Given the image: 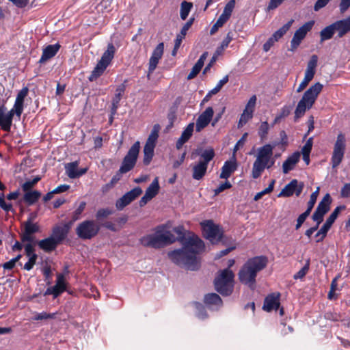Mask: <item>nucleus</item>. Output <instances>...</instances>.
<instances>
[{
    "instance_id": "69168bd1",
    "label": "nucleus",
    "mask_w": 350,
    "mask_h": 350,
    "mask_svg": "<svg viewBox=\"0 0 350 350\" xmlns=\"http://www.w3.org/2000/svg\"><path fill=\"white\" fill-rule=\"evenodd\" d=\"M256 102V96L255 95L252 96L248 103L246 105L245 110H247V111H251L253 113L254 107Z\"/></svg>"
},
{
    "instance_id": "5701e85b",
    "label": "nucleus",
    "mask_w": 350,
    "mask_h": 350,
    "mask_svg": "<svg viewBox=\"0 0 350 350\" xmlns=\"http://www.w3.org/2000/svg\"><path fill=\"white\" fill-rule=\"evenodd\" d=\"M60 45L58 43L46 46L42 51V56L39 60L40 64H44L46 62L53 57L59 51Z\"/></svg>"
},
{
    "instance_id": "e2e57ef3",
    "label": "nucleus",
    "mask_w": 350,
    "mask_h": 350,
    "mask_svg": "<svg viewBox=\"0 0 350 350\" xmlns=\"http://www.w3.org/2000/svg\"><path fill=\"white\" fill-rule=\"evenodd\" d=\"M310 213L309 211H306L304 213H303L298 217L297 220V224L295 226L296 230L299 229L301 226V225L305 221L306 219L308 217Z\"/></svg>"
},
{
    "instance_id": "864d4df0",
    "label": "nucleus",
    "mask_w": 350,
    "mask_h": 350,
    "mask_svg": "<svg viewBox=\"0 0 350 350\" xmlns=\"http://www.w3.org/2000/svg\"><path fill=\"white\" fill-rule=\"evenodd\" d=\"M269 129V126L267 122H262L258 130V135L260 137L261 139H264L265 138H266Z\"/></svg>"
},
{
    "instance_id": "4d7b16f0",
    "label": "nucleus",
    "mask_w": 350,
    "mask_h": 350,
    "mask_svg": "<svg viewBox=\"0 0 350 350\" xmlns=\"http://www.w3.org/2000/svg\"><path fill=\"white\" fill-rule=\"evenodd\" d=\"M228 81V76L226 75L222 79H221L216 86L211 90L210 94H216L217 92L220 91L221 88L227 83Z\"/></svg>"
},
{
    "instance_id": "c756f323",
    "label": "nucleus",
    "mask_w": 350,
    "mask_h": 350,
    "mask_svg": "<svg viewBox=\"0 0 350 350\" xmlns=\"http://www.w3.org/2000/svg\"><path fill=\"white\" fill-rule=\"evenodd\" d=\"M207 56H208L207 52H204L200 56V59L198 60V62L196 63V64L193 66L190 73L188 75V76H187L188 80L192 79L197 76V75L200 72L202 66H204V61L206 60Z\"/></svg>"
},
{
    "instance_id": "bf43d9fd",
    "label": "nucleus",
    "mask_w": 350,
    "mask_h": 350,
    "mask_svg": "<svg viewBox=\"0 0 350 350\" xmlns=\"http://www.w3.org/2000/svg\"><path fill=\"white\" fill-rule=\"evenodd\" d=\"M34 245H35V241L34 242H27L24 245L25 254L27 257L33 256V255H37L34 252Z\"/></svg>"
},
{
    "instance_id": "de8ad7c7",
    "label": "nucleus",
    "mask_w": 350,
    "mask_h": 350,
    "mask_svg": "<svg viewBox=\"0 0 350 350\" xmlns=\"http://www.w3.org/2000/svg\"><path fill=\"white\" fill-rule=\"evenodd\" d=\"M319 190H320V188H319V187H318L317 188L316 191H314L310 195V200L308 202V208L306 210V211H309L310 213L311 212L312 209L313 208V207L316 203L317 199L319 193Z\"/></svg>"
},
{
    "instance_id": "3c124183",
    "label": "nucleus",
    "mask_w": 350,
    "mask_h": 350,
    "mask_svg": "<svg viewBox=\"0 0 350 350\" xmlns=\"http://www.w3.org/2000/svg\"><path fill=\"white\" fill-rule=\"evenodd\" d=\"M56 314V313H47L46 312H42L36 314L33 317V319L36 321L53 319L55 318Z\"/></svg>"
},
{
    "instance_id": "0e129e2a",
    "label": "nucleus",
    "mask_w": 350,
    "mask_h": 350,
    "mask_svg": "<svg viewBox=\"0 0 350 350\" xmlns=\"http://www.w3.org/2000/svg\"><path fill=\"white\" fill-rule=\"evenodd\" d=\"M29 260L25 264L24 269L25 270L29 271L31 270L33 265L36 264L38 256L33 255V256L28 257Z\"/></svg>"
},
{
    "instance_id": "9b49d317",
    "label": "nucleus",
    "mask_w": 350,
    "mask_h": 350,
    "mask_svg": "<svg viewBox=\"0 0 350 350\" xmlns=\"http://www.w3.org/2000/svg\"><path fill=\"white\" fill-rule=\"evenodd\" d=\"M314 22L313 21H308L300 27L294 33L293 37L291 41V51H295L300 44L301 41L306 37L307 33L310 31Z\"/></svg>"
},
{
    "instance_id": "f704fd0d",
    "label": "nucleus",
    "mask_w": 350,
    "mask_h": 350,
    "mask_svg": "<svg viewBox=\"0 0 350 350\" xmlns=\"http://www.w3.org/2000/svg\"><path fill=\"white\" fill-rule=\"evenodd\" d=\"M294 21L291 19L287 23L284 25L281 28L275 31L273 34L271 36V38L278 42L280 38L283 37V36L289 30Z\"/></svg>"
},
{
    "instance_id": "7c9ffc66",
    "label": "nucleus",
    "mask_w": 350,
    "mask_h": 350,
    "mask_svg": "<svg viewBox=\"0 0 350 350\" xmlns=\"http://www.w3.org/2000/svg\"><path fill=\"white\" fill-rule=\"evenodd\" d=\"M57 244V241L51 237L40 240L38 242V245L40 248L46 252L54 250Z\"/></svg>"
},
{
    "instance_id": "774afa93",
    "label": "nucleus",
    "mask_w": 350,
    "mask_h": 350,
    "mask_svg": "<svg viewBox=\"0 0 350 350\" xmlns=\"http://www.w3.org/2000/svg\"><path fill=\"white\" fill-rule=\"evenodd\" d=\"M340 196L342 198H348L350 196V183H346L341 189Z\"/></svg>"
},
{
    "instance_id": "bb28decb",
    "label": "nucleus",
    "mask_w": 350,
    "mask_h": 350,
    "mask_svg": "<svg viewBox=\"0 0 350 350\" xmlns=\"http://www.w3.org/2000/svg\"><path fill=\"white\" fill-rule=\"evenodd\" d=\"M204 303L211 309H218L222 306L221 297L216 293H209L204 296Z\"/></svg>"
},
{
    "instance_id": "423d86ee",
    "label": "nucleus",
    "mask_w": 350,
    "mask_h": 350,
    "mask_svg": "<svg viewBox=\"0 0 350 350\" xmlns=\"http://www.w3.org/2000/svg\"><path fill=\"white\" fill-rule=\"evenodd\" d=\"M233 272L228 269H225L219 272L218 275L215 279V289L222 295H230L234 288Z\"/></svg>"
},
{
    "instance_id": "c03bdc74",
    "label": "nucleus",
    "mask_w": 350,
    "mask_h": 350,
    "mask_svg": "<svg viewBox=\"0 0 350 350\" xmlns=\"http://www.w3.org/2000/svg\"><path fill=\"white\" fill-rule=\"evenodd\" d=\"M345 206H337L334 210V211L331 213V215L329 216V217L326 219V221H325V222L324 224H326L329 228H331L332 224H334V222L336 219V218H337L340 211L342 209H345Z\"/></svg>"
},
{
    "instance_id": "412c9836",
    "label": "nucleus",
    "mask_w": 350,
    "mask_h": 350,
    "mask_svg": "<svg viewBox=\"0 0 350 350\" xmlns=\"http://www.w3.org/2000/svg\"><path fill=\"white\" fill-rule=\"evenodd\" d=\"M280 306V294L272 293L266 297L262 309L267 312L276 310Z\"/></svg>"
},
{
    "instance_id": "603ef678",
    "label": "nucleus",
    "mask_w": 350,
    "mask_h": 350,
    "mask_svg": "<svg viewBox=\"0 0 350 350\" xmlns=\"http://www.w3.org/2000/svg\"><path fill=\"white\" fill-rule=\"evenodd\" d=\"M275 182V180H272L268 187L265 189L263 191L256 193L254 196V200H258L262 197L263 195L271 193L273 189Z\"/></svg>"
},
{
    "instance_id": "09e8293b",
    "label": "nucleus",
    "mask_w": 350,
    "mask_h": 350,
    "mask_svg": "<svg viewBox=\"0 0 350 350\" xmlns=\"http://www.w3.org/2000/svg\"><path fill=\"white\" fill-rule=\"evenodd\" d=\"M310 267V259L306 260L305 265L296 273L294 275V279H302L305 277V275L308 272Z\"/></svg>"
},
{
    "instance_id": "a19ab883",
    "label": "nucleus",
    "mask_w": 350,
    "mask_h": 350,
    "mask_svg": "<svg viewBox=\"0 0 350 350\" xmlns=\"http://www.w3.org/2000/svg\"><path fill=\"white\" fill-rule=\"evenodd\" d=\"M159 126L158 124H156L154 126L150 134L149 135L146 144L154 146L156 145V142L157 141V139L159 137Z\"/></svg>"
},
{
    "instance_id": "6e6d98bb",
    "label": "nucleus",
    "mask_w": 350,
    "mask_h": 350,
    "mask_svg": "<svg viewBox=\"0 0 350 350\" xmlns=\"http://www.w3.org/2000/svg\"><path fill=\"white\" fill-rule=\"evenodd\" d=\"M313 78L314 77H312L308 74H305L303 81L300 83L297 88V92H301V91H303L307 87L310 81L312 80Z\"/></svg>"
},
{
    "instance_id": "aec40b11",
    "label": "nucleus",
    "mask_w": 350,
    "mask_h": 350,
    "mask_svg": "<svg viewBox=\"0 0 350 350\" xmlns=\"http://www.w3.org/2000/svg\"><path fill=\"white\" fill-rule=\"evenodd\" d=\"M78 166L79 161H77L65 165L66 174L70 178H76L86 173L87 168L79 170Z\"/></svg>"
},
{
    "instance_id": "a211bd4d",
    "label": "nucleus",
    "mask_w": 350,
    "mask_h": 350,
    "mask_svg": "<svg viewBox=\"0 0 350 350\" xmlns=\"http://www.w3.org/2000/svg\"><path fill=\"white\" fill-rule=\"evenodd\" d=\"M164 51V44L159 43L153 51L149 60L148 72L152 73L157 68L159 59L162 57Z\"/></svg>"
},
{
    "instance_id": "680f3d73",
    "label": "nucleus",
    "mask_w": 350,
    "mask_h": 350,
    "mask_svg": "<svg viewBox=\"0 0 350 350\" xmlns=\"http://www.w3.org/2000/svg\"><path fill=\"white\" fill-rule=\"evenodd\" d=\"M252 118V113H251V111H247V110L244 109L243 113L241 116L240 120H239V126H240V125H243V124H245Z\"/></svg>"
},
{
    "instance_id": "cd10ccee",
    "label": "nucleus",
    "mask_w": 350,
    "mask_h": 350,
    "mask_svg": "<svg viewBox=\"0 0 350 350\" xmlns=\"http://www.w3.org/2000/svg\"><path fill=\"white\" fill-rule=\"evenodd\" d=\"M126 85L122 83L120 85L116 90L115 96L112 100V106H111V113L114 115L117 109L119 107V103L125 92Z\"/></svg>"
},
{
    "instance_id": "f8f14e48",
    "label": "nucleus",
    "mask_w": 350,
    "mask_h": 350,
    "mask_svg": "<svg viewBox=\"0 0 350 350\" xmlns=\"http://www.w3.org/2000/svg\"><path fill=\"white\" fill-rule=\"evenodd\" d=\"M345 137L342 134L338 135L334 144L332 157V165L333 168L336 167L342 160L345 148Z\"/></svg>"
},
{
    "instance_id": "79ce46f5",
    "label": "nucleus",
    "mask_w": 350,
    "mask_h": 350,
    "mask_svg": "<svg viewBox=\"0 0 350 350\" xmlns=\"http://www.w3.org/2000/svg\"><path fill=\"white\" fill-rule=\"evenodd\" d=\"M54 290L58 292L59 295L66 290V283L64 275L58 273L55 285L53 286Z\"/></svg>"
},
{
    "instance_id": "ea45409f",
    "label": "nucleus",
    "mask_w": 350,
    "mask_h": 350,
    "mask_svg": "<svg viewBox=\"0 0 350 350\" xmlns=\"http://www.w3.org/2000/svg\"><path fill=\"white\" fill-rule=\"evenodd\" d=\"M24 195V200L29 204L35 203L41 196V193L38 191H27Z\"/></svg>"
},
{
    "instance_id": "473e14b6",
    "label": "nucleus",
    "mask_w": 350,
    "mask_h": 350,
    "mask_svg": "<svg viewBox=\"0 0 350 350\" xmlns=\"http://www.w3.org/2000/svg\"><path fill=\"white\" fill-rule=\"evenodd\" d=\"M115 53L116 48L114 45L112 43L108 44L107 49L103 53L100 61L104 63L105 64L109 66L114 57Z\"/></svg>"
},
{
    "instance_id": "5fc2aeb1",
    "label": "nucleus",
    "mask_w": 350,
    "mask_h": 350,
    "mask_svg": "<svg viewBox=\"0 0 350 350\" xmlns=\"http://www.w3.org/2000/svg\"><path fill=\"white\" fill-rule=\"evenodd\" d=\"M85 205L86 204L85 202H81L79 207L74 211L72 220L70 221L72 224L79 219L81 214L85 209Z\"/></svg>"
},
{
    "instance_id": "c9c22d12",
    "label": "nucleus",
    "mask_w": 350,
    "mask_h": 350,
    "mask_svg": "<svg viewBox=\"0 0 350 350\" xmlns=\"http://www.w3.org/2000/svg\"><path fill=\"white\" fill-rule=\"evenodd\" d=\"M108 66L99 61L89 77V80L93 81L99 77L105 70Z\"/></svg>"
},
{
    "instance_id": "338daca9",
    "label": "nucleus",
    "mask_w": 350,
    "mask_h": 350,
    "mask_svg": "<svg viewBox=\"0 0 350 350\" xmlns=\"http://www.w3.org/2000/svg\"><path fill=\"white\" fill-rule=\"evenodd\" d=\"M291 113V109L289 107L285 106L282 108L280 114L275 118L274 122H277L279 119L285 118L288 116Z\"/></svg>"
},
{
    "instance_id": "20e7f679",
    "label": "nucleus",
    "mask_w": 350,
    "mask_h": 350,
    "mask_svg": "<svg viewBox=\"0 0 350 350\" xmlns=\"http://www.w3.org/2000/svg\"><path fill=\"white\" fill-rule=\"evenodd\" d=\"M322 89L323 85L317 82L304 92L295 111V122H297L300 118L304 116L306 110L312 107Z\"/></svg>"
},
{
    "instance_id": "4be33fe9",
    "label": "nucleus",
    "mask_w": 350,
    "mask_h": 350,
    "mask_svg": "<svg viewBox=\"0 0 350 350\" xmlns=\"http://www.w3.org/2000/svg\"><path fill=\"white\" fill-rule=\"evenodd\" d=\"M72 226V222L65 224L63 226H55L53 230L52 238H53L57 243H59L67 236L68 231Z\"/></svg>"
},
{
    "instance_id": "f03ea898",
    "label": "nucleus",
    "mask_w": 350,
    "mask_h": 350,
    "mask_svg": "<svg viewBox=\"0 0 350 350\" xmlns=\"http://www.w3.org/2000/svg\"><path fill=\"white\" fill-rule=\"evenodd\" d=\"M168 224L160 225L155 228L154 233L142 237L139 240L142 245L145 247L161 248L176 241L175 236L167 228Z\"/></svg>"
},
{
    "instance_id": "6ab92c4d",
    "label": "nucleus",
    "mask_w": 350,
    "mask_h": 350,
    "mask_svg": "<svg viewBox=\"0 0 350 350\" xmlns=\"http://www.w3.org/2000/svg\"><path fill=\"white\" fill-rule=\"evenodd\" d=\"M29 92V89L27 87L21 89L16 98L14 105L12 107V109L15 111L16 116L18 118L21 117L24 107V100L25 97L27 96Z\"/></svg>"
},
{
    "instance_id": "c85d7f7f",
    "label": "nucleus",
    "mask_w": 350,
    "mask_h": 350,
    "mask_svg": "<svg viewBox=\"0 0 350 350\" xmlns=\"http://www.w3.org/2000/svg\"><path fill=\"white\" fill-rule=\"evenodd\" d=\"M194 128V123H190L187 125L186 129L183 131L181 136L176 142L177 149L182 148L183 144L187 142L191 137Z\"/></svg>"
},
{
    "instance_id": "37998d69",
    "label": "nucleus",
    "mask_w": 350,
    "mask_h": 350,
    "mask_svg": "<svg viewBox=\"0 0 350 350\" xmlns=\"http://www.w3.org/2000/svg\"><path fill=\"white\" fill-rule=\"evenodd\" d=\"M192 7V3L187 2L185 1L181 3L180 16L182 20H185L187 18Z\"/></svg>"
},
{
    "instance_id": "9d476101",
    "label": "nucleus",
    "mask_w": 350,
    "mask_h": 350,
    "mask_svg": "<svg viewBox=\"0 0 350 350\" xmlns=\"http://www.w3.org/2000/svg\"><path fill=\"white\" fill-rule=\"evenodd\" d=\"M33 217L23 223L21 239L23 243L34 242L33 234L40 231V226L37 223H33Z\"/></svg>"
},
{
    "instance_id": "e433bc0d",
    "label": "nucleus",
    "mask_w": 350,
    "mask_h": 350,
    "mask_svg": "<svg viewBox=\"0 0 350 350\" xmlns=\"http://www.w3.org/2000/svg\"><path fill=\"white\" fill-rule=\"evenodd\" d=\"M154 146H149L145 144L143 150L144 152V159H143V163L146 165H148L154 156Z\"/></svg>"
},
{
    "instance_id": "a878e982",
    "label": "nucleus",
    "mask_w": 350,
    "mask_h": 350,
    "mask_svg": "<svg viewBox=\"0 0 350 350\" xmlns=\"http://www.w3.org/2000/svg\"><path fill=\"white\" fill-rule=\"evenodd\" d=\"M336 29L338 32L339 38H342L347 33L350 31V16L343 20L338 21L333 23Z\"/></svg>"
},
{
    "instance_id": "39448f33",
    "label": "nucleus",
    "mask_w": 350,
    "mask_h": 350,
    "mask_svg": "<svg viewBox=\"0 0 350 350\" xmlns=\"http://www.w3.org/2000/svg\"><path fill=\"white\" fill-rule=\"evenodd\" d=\"M276 146L265 144L258 149L256 159L254 161L252 170V176L256 179L259 178L269 162V158L273 156V150Z\"/></svg>"
},
{
    "instance_id": "13d9d810",
    "label": "nucleus",
    "mask_w": 350,
    "mask_h": 350,
    "mask_svg": "<svg viewBox=\"0 0 350 350\" xmlns=\"http://www.w3.org/2000/svg\"><path fill=\"white\" fill-rule=\"evenodd\" d=\"M234 6H235V0H230L225 5L222 13L224 14V15L228 16V17H230L232 12L234 8Z\"/></svg>"
},
{
    "instance_id": "8fccbe9b",
    "label": "nucleus",
    "mask_w": 350,
    "mask_h": 350,
    "mask_svg": "<svg viewBox=\"0 0 350 350\" xmlns=\"http://www.w3.org/2000/svg\"><path fill=\"white\" fill-rule=\"evenodd\" d=\"M41 179V177L36 176L33 180H27L22 185L24 191H30V189Z\"/></svg>"
},
{
    "instance_id": "f3484780",
    "label": "nucleus",
    "mask_w": 350,
    "mask_h": 350,
    "mask_svg": "<svg viewBox=\"0 0 350 350\" xmlns=\"http://www.w3.org/2000/svg\"><path fill=\"white\" fill-rule=\"evenodd\" d=\"M159 188L160 187L159 184V179L157 177H156L146 190L144 196L139 200V206H144L147 204L148 202L156 196L159 193Z\"/></svg>"
},
{
    "instance_id": "7ed1b4c3",
    "label": "nucleus",
    "mask_w": 350,
    "mask_h": 350,
    "mask_svg": "<svg viewBox=\"0 0 350 350\" xmlns=\"http://www.w3.org/2000/svg\"><path fill=\"white\" fill-rule=\"evenodd\" d=\"M267 264L265 256H256L249 259L239 272L240 281L250 287L254 284L257 273L262 270Z\"/></svg>"
},
{
    "instance_id": "2f4dec72",
    "label": "nucleus",
    "mask_w": 350,
    "mask_h": 350,
    "mask_svg": "<svg viewBox=\"0 0 350 350\" xmlns=\"http://www.w3.org/2000/svg\"><path fill=\"white\" fill-rule=\"evenodd\" d=\"M208 166L202 163L198 162L193 166L192 177L195 180H201L206 174Z\"/></svg>"
},
{
    "instance_id": "0eeeda50",
    "label": "nucleus",
    "mask_w": 350,
    "mask_h": 350,
    "mask_svg": "<svg viewBox=\"0 0 350 350\" xmlns=\"http://www.w3.org/2000/svg\"><path fill=\"white\" fill-rule=\"evenodd\" d=\"M140 150V143L135 142L129 150L127 154L123 159L121 166L119 169L120 174H125L131 171L135 165Z\"/></svg>"
},
{
    "instance_id": "052dcab7",
    "label": "nucleus",
    "mask_w": 350,
    "mask_h": 350,
    "mask_svg": "<svg viewBox=\"0 0 350 350\" xmlns=\"http://www.w3.org/2000/svg\"><path fill=\"white\" fill-rule=\"evenodd\" d=\"M113 213L112 210L107 208H100L99 209L96 214V217L97 219H100L101 218H105L109 216Z\"/></svg>"
},
{
    "instance_id": "1a4fd4ad",
    "label": "nucleus",
    "mask_w": 350,
    "mask_h": 350,
    "mask_svg": "<svg viewBox=\"0 0 350 350\" xmlns=\"http://www.w3.org/2000/svg\"><path fill=\"white\" fill-rule=\"evenodd\" d=\"M204 237L212 243H217L222 235L219 227L211 220L204 221L201 223Z\"/></svg>"
},
{
    "instance_id": "b1692460",
    "label": "nucleus",
    "mask_w": 350,
    "mask_h": 350,
    "mask_svg": "<svg viewBox=\"0 0 350 350\" xmlns=\"http://www.w3.org/2000/svg\"><path fill=\"white\" fill-rule=\"evenodd\" d=\"M300 159V153L295 152L289 156L282 164V171L284 174H288L293 170Z\"/></svg>"
},
{
    "instance_id": "dca6fc26",
    "label": "nucleus",
    "mask_w": 350,
    "mask_h": 350,
    "mask_svg": "<svg viewBox=\"0 0 350 350\" xmlns=\"http://www.w3.org/2000/svg\"><path fill=\"white\" fill-rule=\"evenodd\" d=\"M214 115L213 107H207L198 118L196 122V131L200 132L211 122Z\"/></svg>"
},
{
    "instance_id": "4468645a",
    "label": "nucleus",
    "mask_w": 350,
    "mask_h": 350,
    "mask_svg": "<svg viewBox=\"0 0 350 350\" xmlns=\"http://www.w3.org/2000/svg\"><path fill=\"white\" fill-rule=\"evenodd\" d=\"M304 188V183H299L297 180L293 179L287 184L278 194V197H290L294 193L299 196Z\"/></svg>"
},
{
    "instance_id": "a18cd8bd",
    "label": "nucleus",
    "mask_w": 350,
    "mask_h": 350,
    "mask_svg": "<svg viewBox=\"0 0 350 350\" xmlns=\"http://www.w3.org/2000/svg\"><path fill=\"white\" fill-rule=\"evenodd\" d=\"M215 156V152L213 149H208L205 150L201 154L202 161H200V163H202L205 164V165L208 166V163L213 159Z\"/></svg>"
},
{
    "instance_id": "58836bf2",
    "label": "nucleus",
    "mask_w": 350,
    "mask_h": 350,
    "mask_svg": "<svg viewBox=\"0 0 350 350\" xmlns=\"http://www.w3.org/2000/svg\"><path fill=\"white\" fill-rule=\"evenodd\" d=\"M318 57L317 55H312L310 59L308 62L307 68L305 74L314 77L316 72V68L317 66Z\"/></svg>"
},
{
    "instance_id": "49530a36",
    "label": "nucleus",
    "mask_w": 350,
    "mask_h": 350,
    "mask_svg": "<svg viewBox=\"0 0 350 350\" xmlns=\"http://www.w3.org/2000/svg\"><path fill=\"white\" fill-rule=\"evenodd\" d=\"M329 229L330 228L324 224L315 234V237L317 238L316 241L317 243L322 241L326 237Z\"/></svg>"
},
{
    "instance_id": "2eb2a0df",
    "label": "nucleus",
    "mask_w": 350,
    "mask_h": 350,
    "mask_svg": "<svg viewBox=\"0 0 350 350\" xmlns=\"http://www.w3.org/2000/svg\"><path fill=\"white\" fill-rule=\"evenodd\" d=\"M16 115L12 109L7 111L4 105L0 106V127L5 131H10L12 124L13 116Z\"/></svg>"
},
{
    "instance_id": "6e6552de",
    "label": "nucleus",
    "mask_w": 350,
    "mask_h": 350,
    "mask_svg": "<svg viewBox=\"0 0 350 350\" xmlns=\"http://www.w3.org/2000/svg\"><path fill=\"white\" fill-rule=\"evenodd\" d=\"M100 226L94 220H85L80 223L76 228V233L82 239H91L96 236Z\"/></svg>"
},
{
    "instance_id": "393cba45",
    "label": "nucleus",
    "mask_w": 350,
    "mask_h": 350,
    "mask_svg": "<svg viewBox=\"0 0 350 350\" xmlns=\"http://www.w3.org/2000/svg\"><path fill=\"white\" fill-rule=\"evenodd\" d=\"M237 165L234 155L233 156V160L227 161L224 163L221 167V172L219 175L220 178L227 179L231 174L237 170Z\"/></svg>"
},
{
    "instance_id": "f257e3e1",
    "label": "nucleus",
    "mask_w": 350,
    "mask_h": 350,
    "mask_svg": "<svg viewBox=\"0 0 350 350\" xmlns=\"http://www.w3.org/2000/svg\"><path fill=\"white\" fill-rule=\"evenodd\" d=\"M183 247L169 252V258L175 264L189 270H196L200 267L198 254L204 250V242L196 234H190L179 239Z\"/></svg>"
},
{
    "instance_id": "ddd939ff",
    "label": "nucleus",
    "mask_w": 350,
    "mask_h": 350,
    "mask_svg": "<svg viewBox=\"0 0 350 350\" xmlns=\"http://www.w3.org/2000/svg\"><path fill=\"white\" fill-rule=\"evenodd\" d=\"M142 193V189L137 187L126 193L122 197L117 200L116 206L118 210L123 209L126 206L135 200Z\"/></svg>"
},
{
    "instance_id": "4c0bfd02",
    "label": "nucleus",
    "mask_w": 350,
    "mask_h": 350,
    "mask_svg": "<svg viewBox=\"0 0 350 350\" xmlns=\"http://www.w3.org/2000/svg\"><path fill=\"white\" fill-rule=\"evenodd\" d=\"M336 29L333 23L327 26L320 32L321 41L323 42L325 40L331 39Z\"/></svg>"
},
{
    "instance_id": "72a5a7b5",
    "label": "nucleus",
    "mask_w": 350,
    "mask_h": 350,
    "mask_svg": "<svg viewBox=\"0 0 350 350\" xmlns=\"http://www.w3.org/2000/svg\"><path fill=\"white\" fill-rule=\"evenodd\" d=\"M331 203L332 198L330 195L327 193L319 203L316 211L325 215L329 211Z\"/></svg>"
}]
</instances>
